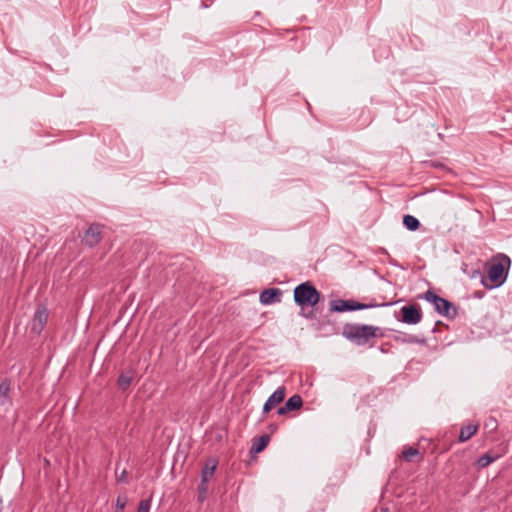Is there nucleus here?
<instances>
[{
  "mask_svg": "<svg viewBox=\"0 0 512 512\" xmlns=\"http://www.w3.org/2000/svg\"><path fill=\"white\" fill-rule=\"evenodd\" d=\"M287 410L294 411L298 410L303 405L302 397L299 394H294L285 402Z\"/></svg>",
  "mask_w": 512,
  "mask_h": 512,
  "instance_id": "nucleus-18",
  "label": "nucleus"
},
{
  "mask_svg": "<svg viewBox=\"0 0 512 512\" xmlns=\"http://www.w3.org/2000/svg\"><path fill=\"white\" fill-rule=\"evenodd\" d=\"M199 492L200 494H205L207 492V482L203 483L201 481V484L199 485Z\"/></svg>",
  "mask_w": 512,
  "mask_h": 512,
  "instance_id": "nucleus-25",
  "label": "nucleus"
},
{
  "mask_svg": "<svg viewBox=\"0 0 512 512\" xmlns=\"http://www.w3.org/2000/svg\"><path fill=\"white\" fill-rule=\"evenodd\" d=\"M151 500L144 499L139 502L137 512H150Z\"/></svg>",
  "mask_w": 512,
  "mask_h": 512,
  "instance_id": "nucleus-21",
  "label": "nucleus"
},
{
  "mask_svg": "<svg viewBox=\"0 0 512 512\" xmlns=\"http://www.w3.org/2000/svg\"><path fill=\"white\" fill-rule=\"evenodd\" d=\"M217 465H218V462L215 459H209L205 463V465L202 469V472H201V478H202L203 483H206L208 481V478L212 477L214 475Z\"/></svg>",
  "mask_w": 512,
  "mask_h": 512,
  "instance_id": "nucleus-13",
  "label": "nucleus"
},
{
  "mask_svg": "<svg viewBox=\"0 0 512 512\" xmlns=\"http://www.w3.org/2000/svg\"><path fill=\"white\" fill-rule=\"evenodd\" d=\"M126 505V498L118 497L116 500V508L117 510L122 511L125 508Z\"/></svg>",
  "mask_w": 512,
  "mask_h": 512,
  "instance_id": "nucleus-23",
  "label": "nucleus"
},
{
  "mask_svg": "<svg viewBox=\"0 0 512 512\" xmlns=\"http://www.w3.org/2000/svg\"><path fill=\"white\" fill-rule=\"evenodd\" d=\"M342 335L344 338L357 346H373L371 341L375 338L384 337L385 333L380 327L377 326L347 323L343 327Z\"/></svg>",
  "mask_w": 512,
  "mask_h": 512,
  "instance_id": "nucleus-2",
  "label": "nucleus"
},
{
  "mask_svg": "<svg viewBox=\"0 0 512 512\" xmlns=\"http://www.w3.org/2000/svg\"><path fill=\"white\" fill-rule=\"evenodd\" d=\"M499 458L498 454L487 452L477 460L479 468H485Z\"/></svg>",
  "mask_w": 512,
  "mask_h": 512,
  "instance_id": "nucleus-16",
  "label": "nucleus"
},
{
  "mask_svg": "<svg viewBox=\"0 0 512 512\" xmlns=\"http://www.w3.org/2000/svg\"><path fill=\"white\" fill-rule=\"evenodd\" d=\"M285 394V386L278 387L264 403L262 413L266 414L269 411H271L274 407H276L278 404H280L284 400Z\"/></svg>",
  "mask_w": 512,
  "mask_h": 512,
  "instance_id": "nucleus-9",
  "label": "nucleus"
},
{
  "mask_svg": "<svg viewBox=\"0 0 512 512\" xmlns=\"http://www.w3.org/2000/svg\"><path fill=\"white\" fill-rule=\"evenodd\" d=\"M294 302L301 307H313L320 300V293L316 287L310 282L306 281L294 288Z\"/></svg>",
  "mask_w": 512,
  "mask_h": 512,
  "instance_id": "nucleus-3",
  "label": "nucleus"
},
{
  "mask_svg": "<svg viewBox=\"0 0 512 512\" xmlns=\"http://www.w3.org/2000/svg\"><path fill=\"white\" fill-rule=\"evenodd\" d=\"M282 297V290L279 288H269L263 290L259 295V301L262 305H271L280 303Z\"/></svg>",
  "mask_w": 512,
  "mask_h": 512,
  "instance_id": "nucleus-10",
  "label": "nucleus"
},
{
  "mask_svg": "<svg viewBox=\"0 0 512 512\" xmlns=\"http://www.w3.org/2000/svg\"><path fill=\"white\" fill-rule=\"evenodd\" d=\"M402 314L401 322L408 325L418 324L422 319V313L415 305H406L400 309Z\"/></svg>",
  "mask_w": 512,
  "mask_h": 512,
  "instance_id": "nucleus-7",
  "label": "nucleus"
},
{
  "mask_svg": "<svg viewBox=\"0 0 512 512\" xmlns=\"http://www.w3.org/2000/svg\"><path fill=\"white\" fill-rule=\"evenodd\" d=\"M422 298L431 303L434 307V310L443 317L453 320L459 314V309L457 306H455L447 299L437 295L432 290H427L423 294Z\"/></svg>",
  "mask_w": 512,
  "mask_h": 512,
  "instance_id": "nucleus-4",
  "label": "nucleus"
},
{
  "mask_svg": "<svg viewBox=\"0 0 512 512\" xmlns=\"http://www.w3.org/2000/svg\"><path fill=\"white\" fill-rule=\"evenodd\" d=\"M288 412H290V410H287V406L285 404L283 406L279 407L277 410L278 415H284Z\"/></svg>",
  "mask_w": 512,
  "mask_h": 512,
  "instance_id": "nucleus-24",
  "label": "nucleus"
},
{
  "mask_svg": "<svg viewBox=\"0 0 512 512\" xmlns=\"http://www.w3.org/2000/svg\"><path fill=\"white\" fill-rule=\"evenodd\" d=\"M102 239V230L99 224H92L85 232L82 242L92 248L95 247Z\"/></svg>",
  "mask_w": 512,
  "mask_h": 512,
  "instance_id": "nucleus-8",
  "label": "nucleus"
},
{
  "mask_svg": "<svg viewBox=\"0 0 512 512\" xmlns=\"http://www.w3.org/2000/svg\"><path fill=\"white\" fill-rule=\"evenodd\" d=\"M9 392H10V382H9V380L4 379L0 383V405L5 406V405L11 404Z\"/></svg>",
  "mask_w": 512,
  "mask_h": 512,
  "instance_id": "nucleus-14",
  "label": "nucleus"
},
{
  "mask_svg": "<svg viewBox=\"0 0 512 512\" xmlns=\"http://www.w3.org/2000/svg\"><path fill=\"white\" fill-rule=\"evenodd\" d=\"M393 339L398 343L403 344H426V338L425 337H418L413 334L398 332L396 335L393 336Z\"/></svg>",
  "mask_w": 512,
  "mask_h": 512,
  "instance_id": "nucleus-11",
  "label": "nucleus"
},
{
  "mask_svg": "<svg viewBox=\"0 0 512 512\" xmlns=\"http://www.w3.org/2000/svg\"><path fill=\"white\" fill-rule=\"evenodd\" d=\"M418 455H420V452L417 448H414V447H408V448L404 449L402 452V457L407 462H412L414 457L418 456Z\"/></svg>",
  "mask_w": 512,
  "mask_h": 512,
  "instance_id": "nucleus-20",
  "label": "nucleus"
},
{
  "mask_svg": "<svg viewBox=\"0 0 512 512\" xmlns=\"http://www.w3.org/2000/svg\"><path fill=\"white\" fill-rule=\"evenodd\" d=\"M392 303H377L374 300H371L369 303H361L358 301H355L353 299L348 300H333L330 302V311L332 312H351V311H357V310H365V309H371V308H377V307H387L390 306Z\"/></svg>",
  "mask_w": 512,
  "mask_h": 512,
  "instance_id": "nucleus-5",
  "label": "nucleus"
},
{
  "mask_svg": "<svg viewBox=\"0 0 512 512\" xmlns=\"http://www.w3.org/2000/svg\"><path fill=\"white\" fill-rule=\"evenodd\" d=\"M301 315H302L303 317H306V318H308V317H309L307 314H304V313H302Z\"/></svg>",
  "mask_w": 512,
  "mask_h": 512,
  "instance_id": "nucleus-27",
  "label": "nucleus"
},
{
  "mask_svg": "<svg viewBox=\"0 0 512 512\" xmlns=\"http://www.w3.org/2000/svg\"><path fill=\"white\" fill-rule=\"evenodd\" d=\"M478 430L477 424H468L466 426H463L460 430V434L458 437V441L460 443H464L468 441L472 436L476 434Z\"/></svg>",
  "mask_w": 512,
  "mask_h": 512,
  "instance_id": "nucleus-12",
  "label": "nucleus"
},
{
  "mask_svg": "<svg viewBox=\"0 0 512 512\" xmlns=\"http://www.w3.org/2000/svg\"><path fill=\"white\" fill-rule=\"evenodd\" d=\"M511 266L510 258L499 253L485 265L486 277H481V284L489 290L499 288L502 286L507 279L508 271Z\"/></svg>",
  "mask_w": 512,
  "mask_h": 512,
  "instance_id": "nucleus-1",
  "label": "nucleus"
},
{
  "mask_svg": "<svg viewBox=\"0 0 512 512\" xmlns=\"http://www.w3.org/2000/svg\"><path fill=\"white\" fill-rule=\"evenodd\" d=\"M382 512H389V510L387 508H383Z\"/></svg>",
  "mask_w": 512,
  "mask_h": 512,
  "instance_id": "nucleus-26",
  "label": "nucleus"
},
{
  "mask_svg": "<svg viewBox=\"0 0 512 512\" xmlns=\"http://www.w3.org/2000/svg\"><path fill=\"white\" fill-rule=\"evenodd\" d=\"M403 225L409 231H416L420 227V221L413 215H405L403 217Z\"/></svg>",
  "mask_w": 512,
  "mask_h": 512,
  "instance_id": "nucleus-17",
  "label": "nucleus"
},
{
  "mask_svg": "<svg viewBox=\"0 0 512 512\" xmlns=\"http://www.w3.org/2000/svg\"><path fill=\"white\" fill-rule=\"evenodd\" d=\"M270 441V436L267 434L261 435L256 438L251 446V453H260L263 451Z\"/></svg>",
  "mask_w": 512,
  "mask_h": 512,
  "instance_id": "nucleus-15",
  "label": "nucleus"
},
{
  "mask_svg": "<svg viewBox=\"0 0 512 512\" xmlns=\"http://www.w3.org/2000/svg\"><path fill=\"white\" fill-rule=\"evenodd\" d=\"M132 376L122 373L117 380V385L121 390H126L131 385Z\"/></svg>",
  "mask_w": 512,
  "mask_h": 512,
  "instance_id": "nucleus-19",
  "label": "nucleus"
},
{
  "mask_svg": "<svg viewBox=\"0 0 512 512\" xmlns=\"http://www.w3.org/2000/svg\"><path fill=\"white\" fill-rule=\"evenodd\" d=\"M116 480L119 483H128L127 471L123 469L120 473L118 472V466L116 467Z\"/></svg>",
  "mask_w": 512,
  "mask_h": 512,
  "instance_id": "nucleus-22",
  "label": "nucleus"
},
{
  "mask_svg": "<svg viewBox=\"0 0 512 512\" xmlns=\"http://www.w3.org/2000/svg\"><path fill=\"white\" fill-rule=\"evenodd\" d=\"M48 316V309L44 305L39 306L32 318L31 332L40 335L47 324Z\"/></svg>",
  "mask_w": 512,
  "mask_h": 512,
  "instance_id": "nucleus-6",
  "label": "nucleus"
}]
</instances>
